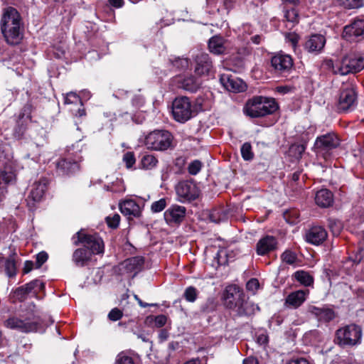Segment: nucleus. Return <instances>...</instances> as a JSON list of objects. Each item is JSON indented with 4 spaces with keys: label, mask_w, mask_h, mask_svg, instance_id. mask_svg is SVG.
<instances>
[{
    "label": "nucleus",
    "mask_w": 364,
    "mask_h": 364,
    "mask_svg": "<svg viewBox=\"0 0 364 364\" xmlns=\"http://www.w3.org/2000/svg\"><path fill=\"white\" fill-rule=\"evenodd\" d=\"M1 30L8 43L14 45L20 42L23 37V22L16 9H4L1 18Z\"/></svg>",
    "instance_id": "nucleus-1"
},
{
    "label": "nucleus",
    "mask_w": 364,
    "mask_h": 364,
    "mask_svg": "<svg viewBox=\"0 0 364 364\" xmlns=\"http://www.w3.org/2000/svg\"><path fill=\"white\" fill-rule=\"evenodd\" d=\"M223 299L225 306L235 311L239 316H249L253 313L254 305L245 301L243 291L236 285L226 287Z\"/></svg>",
    "instance_id": "nucleus-2"
},
{
    "label": "nucleus",
    "mask_w": 364,
    "mask_h": 364,
    "mask_svg": "<svg viewBox=\"0 0 364 364\" xmlns=\"http://www.w3.org/2000/svg\"><path fill=\"white\" fill-rule=\"evenodd\" d=\"M278 109L274 98L255 96L250 99L244 108L245 113L252 117H262L274 113Z\"/></svg>",
    "instance_id": "nucleus-3"
},
{
    "label": "nucleus",
    "mask_w": 364,
    "mask_h": 364,
    "mask_svg": "<svg viewBox=\"0 0 364 364\" xmlns=\"http://www.w3.org/2000/svg\"><path fill=\"white\" fill-rule=\"evenodd\" d=\"M328 65L336 75H346L349 73H355L364 68V58L353 55H346L335 63L331 60L328 61Z\"/></svg>",
    "instance_id": "nucleus-4"
},
{
    "label": "nucleus",
    "mask_w": 364,
    "mask_h": 364,
    "mask_svg": "<svg viewBox=\"0 0 364 364\" xmlns=\"http://www.w3.org/2000/svg\"><path fill=\"white\" fill-rule=\"evenodd\" d=\"M173 136L171 132L165 129H156L149 133L144 140L148 149L164 151L172 146Z\"/></svg>",
    "instance_id": "nucleus-5"
},
{
    "label": "nucleus",
    "mask_w": 364,
    "mask_h": 364,
    "mask_svg": "<svg viewBox=\"0 0 364 364\" xmlns=\"http://www.w3.org/2000/svg\"><path fill=\"white\" fill-rule=\"evenodd\" d=\"M362 330L360 326L351 324L336 331L335 341L342 347L353 346L360 343Z\"/></svg>",
    "instance_id": "nucleus-6"
},
{
    "label": "nucleus",
    "mask_w": 364,
    "mask_h": 364,
    "mask_svg": "<svg viewBox=\"0 0 364 364\" xmlns=\"http://www.w3.org/2000/svg\"><path fill=\"white\" fill-rule=\"evenodd\" d=\"M75 245L82 243L87 249L90 250L92 254H102L104 252V242L97 234H86L84 231H78L72 237Z\"/></svg>",
    "instance_id": "nucleus-7"
},
{
    "label": "nucleus",
    "mask_w": 364,
    "mask_h": 364,
    "mask_svg": "<svg viewBox=\"0 0 364 364\" xmlns=\"http://www.w3.org/2000/svg\"><path fill=\"white\" fill-rule=\"evenodd\" d=\"M5 327L16 330L22 333H29L36 331L38 328L39 322L36 318L21 315L19 316H13L4 321Z\"/></svg>",
    "instance_id": "nucleus-8"
},
{
    "label": "nucleus",
    "mask_w": 364,
    "mask_h": 364,
    "mask_svg": "<svg viewBox=\"0 0 364 364\" xmlns=\"http://www.w3.org/2000/svg\"><path fill=\"white\" fill-rule=\"evenodd\" d=\"M173 118L178 122L184 123L193 116L191 102L187 97H176L172 104Z\"/></svg>",
    "instance_id": "nucleus-9"
},
{
    "label": "nucleus",
    "mask_w": 364,
    "mask_h": 364,
    "mask_svg": "<svg viewBox=\"0 0 364 364\" xmlns=\"http://www.w3.org/2000/svg\"><path fill=\"white\" fill-rule=\"evenodd\" d=\"M357 105V95L351 85L343 86L337 102V109L340 112L353 110Z\"/></svg>",
    "instance_id": "nucleus-10"
},
{
    "label": "nucleus",
    "mask_w": 364,
    "mask_h": 364,
    "mask_svg": "<svg viewBox=\"0 0 364 364\" xmlns=\"http://www.w3.org/2000/svg\"><path fill=\"white\" fill-rule=\"evenodd\" d=\"M31 105L27 104L22 108L14 129V136L16 139H21L25 135L28 125L31 120Z\"/></svg>",
    "instance_id": "nucleus-11"
},
{
    "label": "nucleus",
    "mask_w": 364,
    "mask_h": 364,
    "mask_svg": "<svg viewBox=\"0 0 364 364\" xmlns=\"http://www.w3.org/2000/svg\"><path fill=\"white\" fill-rule=\"evenodd\" d=\"M339 145V139L333 133H328L318 136L315 142V149L317 154H324Z\"/></svg>",
    "instance_id": "nucleus-12"
},
{
    "label": "nucleus",
    "mask_w": 364,
    "mask_h": 364,
    "mask_svg": "<svg viewBox=\"0 0 364 364\" xmlns=\"http://www.w3.org/2000/svg\"><path fill=\"white\" fill-rule=\"evenodd\" d=\"M176 191L182 202L195 200L199 195L196 185L188 181L178 183L176 187Z\"/></svg>",
    "instance_id": "nucleus-13"
},
{
    "label": "nucleus",
    "mask_w": 364,
    "mask_h": 364,
    "mask_svg": "<svg viewBox=\"0 0 364 364\" xmlns=\"http://www.w3.org/2000/svg\"><path fill=\"white\" fill-rule=\"evenodd\" d=\"M272 66L279 74L289 73L293 67V60L289 55L279 53L272 58Z\"/></svg>",
    "instance_id": "nucleus-14"
},
{
    "label": "nucleus",
    "mask_w": 364,
    "mask_h": 364,
    "mask_svg": "<svg viewBox=\"0 0 364 364\" xmlns=\"http://www.w3.org/2000/svg\"><path fill=\"white\" fill-rule=\"evenodd\" d=\"M220 82L230 92H240L245 91L246 89V85L241 79L230 74H222L220 77Z\"/></svg>",
    "instance_id": "nucleus-15"
},
{
    "label": "nucleus",
    "mask_w": 364,
    "mask_h": 364,
    "mask_svg": "<svg viewBox=\"0 0 364 364\" xmlns=\"http://www.w3.org/2000/svg\"><path fill=\"white\" fill-rule=\"evenodd\" d=\"M173 82L178 87L191 92H196L201 82L192 75H178L173 78Z\"/></svg>",
    "instance_id": "nucleus-16"
},
{
    "label": "nucleus",
    "mask_w": 364,
    "mask_h": 364,
    "mask_svg": "<svg viewBox=\"0 0 364 364\" xmlns=\"http://www.w3.org/2000/svg\"><path fill=\"white\" fill-rule=\"evenodd\" d=\"M343 36L352 41L364 38V20L355 19L351 24L346 26L343 30Z\"/></svg>",
    "instance_id": "nucleus-17"
},
{
    "label": "nucleus",
    "mask_w": 364,
    "mask_h": 364,
    "mask_svg": "<svg viewBox=\"0 0 364 364\" xmlns=\"http://www.w3.org/2000/svg\"><path fill=\"white\" fill-rule=\"evenodd\" d=\"M186 215V208L174 205L168 208L164 214L166 222L169 225L180 223Z\"/></svg>",
    "instance_id": "nucleus-18"
},
{
    "label": "nucleus",
    "mask_w": 364,
    "mask_h": 364,
    "mask_svg": "<svg viewBox=\"0 0 364 364\" xmlns=\"http://www.w3.org/2000/svg\"><path fill=\"white\" fill-rule=\"evenodd\" d=\"M48 181L45 178H41L35 181L31 187L28 198L34 202H39L43 198L47 191Z\"/></svg>",
    "instance_id": "nucleus-19"
},
{
    "label": "nucleus",
    "mask_w": 364,
    "mask_h": 364,
    "mask_svg": "<svg viewBox=\"0 0 364 364\" xmlns=\"http://www.w3.org/2000/svg\"><path fill=\"white\" fill-rule=\"evenodd\" d=\"M308 311L319 322L327 323L335 317L334 311L328 307H318L309 306Z\"/></svg>",
    "instance_id": "nucleus-20"
},
{
    "label": "nucleus",
    "mask_w": 364,
    "mask_h": 364,
    "mask_svg": "<svg viewBox=\"0 0 364 364\" xmlns=\"http://www.w3.org/2000/svg\"><path fill=\"white\" fill-rule=\"evenodd\" d=\"M327 237V232L321 226L312 227L306 234V240L313 245L322 243Z\"/></svg>",
    "instance_id": "nucleus-21"
},
{
    "label": "nucleus",
    "mask_w": 364,
    "mask_h": 364,
    "mask_svg": "<svg viewBox=\"0 0 364 364\" xmlns=\"http://www.w3.org/2000/svg\"><path fill=\"white\" fill-rule=\"evenodd\" d=\"M195 72L198 75H208L212 68V62L207 53H201L196 58Z\"/></svg>",
    "instance_id": "nucleus-22"
},
{
    "label": "nucleus",
    "mask_w": 364,
    "mask_h": 364,
    "mask_svg": "<svg viewBox=\"0 0 364 364\" xmlns=\"http://www.w3.org/2000/svg\"><path fill=\"white\" fill-rule=\"evenodd\" d=\"M16 176L13 170L11 168H5L0 173V202L6 197L7 193V185L12 183L15 180Z\"/></svg>",
    "instance_id": "nucleus-23"
},
{
    "label": "nucleus",
    "mask_w": 364,
    "mask_h": 364,
    "mask_svg": "<svg viewBox=\"0 0 364 364\" xmlns=\"http://www.w3.org/2000/svg\"><path fill=\"white\" fill-rule=\"evenodd\" d=\"M326 39L320 34L312 35L305 43V49L309 53H318L324 47Z\"/></svg>",
    "instance_id": "nucleus-24"
},
{
    "label": "nucleus",
    "mask_w": 364,
    "mask_h": 364,
    "mask_svg": "<svg viewBox=\"0 0 364 364\" xmlns=\"http://www.w3.org/2000/svg\"><path fill=\"white\" fill-rule=\"evenodd\" d=\"M121 213L129 217H139L141 208L136 201L132 199L126 200L119 203Z\"/></svg>",
    "instance_id": "nucleus-25"
},
{
    "label": "nucleus",
    "mask_w": 364,
    "mask_h": 364,
    "mask_svg": "<svg viewBox=\"0 0 364 364\" xmlns=\"http://www.w3.org/2000/svg\"><path fill=\"white\" fill-rule=\"evenodd\" d=\"M308 291L298 290L289 294L285 299V306L294 309L299 307L306 300Z\"/></svg>",
    "instance_id": "nucleus-26"
},
{
    "label": "nucleus",
    "mask_w": 364,
    "mask_h": 364,
    "mask_svg": "<svg viewBox=\"0 0 364 364\" xmlns=\"http://www.w3.org/2000/svg\"><path fill=\"white\" fill-rule=\"evenodd\" d=\"M277 245L276 239L272 236H266L257 244V252L259 255H264L275 249Z\"/></svg>",
    "instance_id": "nucleus-27"
},
{
    "label": "nucleus",
    "mask_w": 364,
    "mask_h": 364,
    "mask_svg": "<svg viewBox=\"0 0 364 364\" xmlns=\"http://www.w3.org/2000/svg\"><path fill=\"white\" fill-rule=\"evenodd\" d=\"M316 203L321 208H327L332 205L333 196L328 189H321L316 192L315 196Z\"/></svg>",
    "instance_id": "nucleus-28"
},
{
    "label": "nucleus",
    "mask_w": 364,
    "mask_h": 364,
    "mask_svg": "<svg viewBox=\"0 0 364 364\" xmlns=\"http://www.w3.org/2000/svg\"><path fill=\"white\" fill-rule=\"evenodd\" d=\"M91 252L85 248L77 249L73 255V260L77 266L83 267L91 259Z\"/></svg>",
    "instance_id": "nucleus-29"
},
{
    "label": "nucleus",
    "mask_w": 364,
    "mask_h": 364,
    "mask_svg": "<svg viewBox=\"0 0 364 364\" xmlns=\"http://www.w3.org/2000/svg\"><path fill=\"white\" fill-rule=\"evenodd\" d=\"M144 259L141 257H134L126 259L122 266L127 272H138L144 265Z\"/></svg>",
    "instance_id": "nucleus-30"
},
{
    "label": "nucleus",
    "mask_w": 364,
    "mask_h": 364,
    "mask_svg": "<svg viewBox=\"0 0 364 364\" xmlns=\"http://www.w3.org/2000/svg\"><path fill=\"white\" fill-rule=\"evenodd\" d=\"M57 168L63 174H71L79 169V165L76 161L62 159L58 161Z\"/></svg>",
    "instance_id": "nucleus-31"
},
{
    "label": "nucleus",
    "mask_w": 364,
    "mask_h": 364,
    "mask_svg": "<svg viewBox=\"0 0 364 364\" xmlns=\"http://www.w3.org/2000/svg\"><path fill=\"white\" fill-rule=\"evenodd\" d=\"M225 41L220 36H213L208 42V48L211 53L214 54H221L225 51Z\"/></svg>",
    "instance_id": "nucleus-32"
},
{
    "label": "nucleus",
    "mask_w": 364,
    "mask_h": 364,
    "mask_svg": "<svg viewBox=\"0 0 364 364\" xmlns=\"http://www.w3.org/2000/svg\"><path fill=\"white\" fill-rule=\"evenodd\" d=\"M158 162V159L153 154H145L141 157L140 166L143 169L151 170L156 167Z\"/></svg>",
    "instance_id": "nucleus-33"
},
{
    "label": "nucleus",
    "mask_w": 364,
    "mask_h": 364,
    "mask_svg": "<svg viewBox=\"0 0 364 364\" xmlns=\"http://www.w3.org/2000/svg\"><path fill=\"white\" fill-rule=\"evenodd\" d=\"M24 287L28 294L33 296L36 295L38 291L43 290L45 287L44 284L38 279L33 280L25 284Z\"/></svg>",
    "instance_id": "nucleus-34"
},
{
    "label": "nucleus",
    "mask_w": 364,
    "mask_h": 364,
    "mask_svg": "<svg viewBox=\"0 0 364 364\" xmlns=\"http://www.w3.org/2000/svg\"><path fill=\"white\" fill-rule=\"evenodd\" d=\"M294 277L298 282L306 287L311 286L314 282L313 277L309 273L303 270L296 272Z\"/></svg>",
    "instance_id": "nucleus-35"
},
{
    "label": "nucleus",
    "mask_w": 364,
    "mask_h": 364,
    "mask_svg": "<svg viewBox=\"0 0 364 364\" xmlns=\"http://www.w3.org/2000/svg\"><path fill=\"white\" fill-rule=\"evenodd\" d=\"M115 364H135V362L127 353L121 352L116 357Z\"/></svg>",
    "instance_id": "nucleus-36"
},
{
    "label": "nucleus",
    "mask_w": 364,
    "mask_h": 364,
    "mask_svg": "<svg viewBox=\"0 0 364 364\" xmlns=\"http://www.w3.org/2000/svg\"><path fill=\"white\" fill-rule=\"evenodd\" d=\"M337 1L346 9H356L363 5V0H337Z\"/></svg>",
    "instance_id": "nucleus-37"
},
{
    "label": "nucleus",
    "mask_w": 364,
    "mask_h": 364,
    "mask_svg": "<svg viewBox=\"0 0 364 364\" xmlns=\"http://www.w3.org/2000/svg\"><path fill=\"white\" fill-rule=\"evenodd\" d=\"M64 102L67 105H80V107L82 106L80 97L75 92H73L66 94L64 97Z\"/></svg>",
    "instance_id": "nucleus-38"
},
{
    "label": "nucleus",
    "mask_w": 364,
    "mask_h": 364,
    "mask_svg": "<svg viewBox=\"0 0 364 364\" xmlns=\"http://www.w3.org/2000/svg\"><path fill=\"white\" fill-rule=\"evenodd\" d=\"M281 258L284 262L288 264H294L297 260L296 253L289 250L282 253Z\"/></svg>",
    "instance_id": "nucleus-39"
},
{
    "label": "nucleus",
    "mask_w": 364,
    "mask_h": 364,
    "mask_svg": "<svg viewBox=\"0 0 364 364\" xmlns=\"http://www.w3.org/2000/svg\"><path fill=\"white\" fill-rule=\"evenodd\" d=\"M5 272L9 277H13L16 274V264L14 259H7L5 261Z\"/></svg>",
    "instance_id": "nucleus-40"
},
{
    "label": "nucleus",
    "mask_w": 364,
    "mask_h": 364,
    "mask_svg": "<svg viewBox=\"0 0 364 364\" xmlns=\"http://www.w3.org/2000/svg\"><path fill=\"white\" fill-rule=\"evenodd\" d=\"M183 296L188 302H194L198 296V291L193 287H188L186 289Z\"/></svg>",
    "instance_id": "nucleus-41"
},
{
    "label": "nucleus",
    "mask_w": 364,
    "mask_h": 364,
    "mask_svg": "<svg viewBox=\"0 0 364 364\" xmlns=\"http://www.w3.org/2000/svg\"><path fill=\"white\" fill-rule=\"evenodd\" d=\"M241 154L242 158L246 161L252 159L253 153L252 152V146L250 143L246 142L242 144L241 147Z\"/></svg>",
    "instance_id": "nucleus-42"
},
{
    "label": "nucleus",
    "mask_w": 364,
    "mask_h": 364,
    "mask_svg": "<svg viewBox=\"0 0 364 364\" xmlns=\"http://www.w3.org/2000/svg\"><path fill=\"white\" fill-rule=\"evenodd\" d=\"M306 146L304 144H293L289 148V152L296 158H300L305 151Z\"/></svg>",
    "instance_id": "nucleus-43"
},
{
    "label": "nucleus",
    "mask_w": 364,
    "mask_h": 364,
    "mask_svg": "<svg viewBox=\"0 0 364 364\" xmlns=\"http://www.w3.org/2000/svg\"><path fill=\"white\" fill-rule=\"evenodd\" d=\"M284 17L288 22L293 24L298 22V13L294 8L286 10Z\"/></svg>",
    "instance_id": "nucleus-44"
},
{
    "label": "nucleus",
    "mask_w": 364,
    "mask_h": 364,
    "mask_svg": "<svg viewBox=\"0 0 364 364\" xmlns=\"http://www.w3.org/2000/svg\"><path fill=\"white\" fill-rule=\"evenodd\" d=\"M166 206V200L165 198L154 202L151 205V210L153 213H159L162 211Z\"/></svg>",
    "instance_id": "nucleus-45"
},
{
    "label": "nucleus",
    "mask_w": 364,
    "mask_h": 364,
    "mask_svg": "<svg viewBox=\"0 0 364 364\" xmlns=\"http://www.w3.org/2000/svg\"><path fill=\"white\" fill-rule=\"evenodd\" d=\"M328 226L333 235H338L343 228L341 221L336 220H329Z\"/></svg>",
    "instance_id": "nucleus-46"
},
{
    "label": "nucleus",
    "mask_w": 364,
    "mask_h": 364,
    "mask_svg": "<svg viewBox=\"0 0 364 364\" xmlns=\"http://www.w3.org/2000/svg\"><path fill=\"white\" fill-rule=\"evenodd\" d=\"M123 161L125 163L127 168H130L136 162L134 152L128 151L123 156Z\"/></svg>",
    "instance_id": "nucleus-47"
},
{
    "label": "nucleus",
    "mask_w": 364,
    "mask_h": 364,
    "mask_svg": "<svg viewBox=\"0 0 364 364\" xmlns=\"http://www.w3.org/2000/svg\"><path fill=\"white\" fill-rule=\"evenodd\" d=\"M202 164L198 160H195L188 166V172L191 175H196L201 169Z\"/></svg>",
    "instance_id": "nucleus-48"
},
{
    "label": "nucleus",
    "mask_w": 364,
    "mask_h": 364,
    "mask_svg": "<svg viewBox=\"0 0 364 364\" xmlns=\"http://www.w3.org/2000/svg\"><path fill=\"white\" fill-rule=\"evenodd\" d=\"M106 221L109 227L116 228L119 224L120 216L119 214H114L113 216H107Z\"/></svg>",
    "instance_id": "nucleus-49"
},
{
    "label": "nucleus",
    "mask_w": 364,
    "mask_h": 364,
    "mask_svg": "<svg viewBox=\"0 0 364 364\" xmlns=\"http://www.w3.org/2000/svg\"><path fill=\"white\" fill-rule=\"evenodd\" d=\"M171 62L178 69H185L188 66V61L186 58H177L173 60H171Z\"/></svg>",
    "instance_id": "nucleus-50"
},
{
    "label": "nucleus",
    "mask_w": 364,
    "mask_h": 364,
    "mask_svg": "<svg viewBox=\"0 0 364 364\" xmlns=\"http://www.w3.org/2000/svg\"><path fill=\"white\" fill-rule=\"evenodd\" d=\"M28 295L29 294L28 291H26L24 286L20 287L14 291V296L19 301L26 299Z\"/></svg>",
    "instance_id": "nucleus-51"
},
{
    "label": "nucleus",
    "mask_w": 364,
    "mask_h": 364,
    "mask_svg": "<svg viewBox=\"0 0 364 364\" xmlns=\"http://www.w3.org/2000/svg\"><path fill=\"white\" fill-rule=\"evenodd\" d=\"M48 254L46 252H41L36 255V268H40L48 259Z\"/></svg>",
    "instance_id": "nucleus-52"
},
{
    "label": "nucleus",
    "mask_w": 364,
    "mask_h": 364,
    "mask_svg": "<svg viewBox=\"0 0 364 364\" xmlns=\"http://www.w3.org/2000/svg\"><path fill=\"white\" fill-rule=\"evenodd\" d=\"M122 316V312L117 308H114L110 311L108 314L109 320L116 321L119 320Z\"/></svg>",
    "instance_id": "nucleus-53"
},
{
    "label": "nucleus",
    "mask_w": 364,
    "mask_h": 364,
    "mask_svg": "<svg viewBox=\"0 0 364 364\" xmlns=\"http://www.w3.org/2000/svg\"><path fill=\"white\" fill-rule=\"evenodd\" d=\"M167 321V318L164 315H159L154 317V326L157 328L163 327Z\"/></svg>",
    "instance_id": "nucleus-54"
},
{
    "label": "nucleus",
    "mask_w": 364,
    "mask_h": 364,
    "mask_svg": "<svg viewBox=\"0 0 364 364\" xmlns=\"http://www.w3.org/2000/svg\"><path fill=\"white\" fill-rule=\"evenodd\" d=\"M259 283L257 279L252 278L248 281L246 284V288L249 291H255L259 288Z\"/></svg>",
    "instance_id": "nucleus-55"
},
{
    "label": "nucleus",
    "mask_w": 364,
    "mask_h": 364,
    "mask_svg": "<svg viewBox=\"0 0 364 364\" xmlns=\"http://www.w3.org/2000/svg\"><path fill=\"white\" fill-rule=\"evenodd\" d=\"M34 267H36V264L33 262L27 260L24 263V267L23 272L24 274H28L30 272Z\"/></svg>",
    "instance_id": "nucleus-56"
},
{
    "label": "nucleus",
    "mask_w": 364,
    "mask_h": 364,
    "mask_svg": "<svg viewBox=\"0 0 364 364\" xmlns=\"http://www.w3.org/2000/svg\"><path fill=\"white\" fill-rule=\"evenodd\" d=\"M168 337V333L166 329L160 330L159 333V339L160 342H164L167 340Z\"/></svg>",
    "instance_id": "nucleus-57"
},
{
    "label": "nucleus",
    "mask_w": 364,
    "mask_h": 364,
    "mask_svg": "<svg viewBox=\"0 0 364 364\" xmlns=\"http://www.w3.org/2000/svg\"><path fill=\"white\" fill-rule=\"evenodd\" d=\"M257 343L260 345H265L268 343V336L265 334H260L257 337Z\"/></svg>",
    "instance_id": "nucleus-58"
},
{
    "label": "nucleus",
    "mask_w": 364,
    "mask_h": 364,
    "mask_svg": "<svg viewBox=\"0 0 364 364\" xmlns=\"http://www.w3.org/2000/svg\"><path fill=\"white\" fill-rule=\"evenodd\" d=\"M73 114L75 116H78L80 117H83V116H85L86 113H85V109L82 107H80V108H78L77 109L75 110V109H71Z\"/></svg>",
    "instance_id": "nucleus-59"
},
{
    "label": "nucleus",
    "mask_w": 364,
    "mask_h": 364,
    "mask_svg": "<svg viewBox=\"0 0 364 364\" xmlns=\"http://www.w3.org/2000/svg\"><path fill=\"white\" fill-rule=\"evenodd\" d=\"M282 3L285 6H290L292 7H294V6L299 5L300 3L299 0H282Z\"/></svg>",
    "instance_id": "nucleus-60"
},
{
    "label": "nucleus",
    "mask_w": 364,
    "mask_h": 364,
    "mask_svg": "<svg viewBox=\"0 0 364 364\" xmlns=\"http://www.w3.org/2000/svg\"><path fill=\"white\" fill-rule=\"evenodd\" d=\"M109 4L117 8H120L123 6L124 0H109Z\"/></svg>",
    "instance_id": "nucleus-61"
},
{
    "label": "nucleus",
    "mask_w": 364,
    "mask_h": 364,
    "mask_svg": "<svg viewBox=\"0 0 364 364\" xmlns=\"http://www.w3.org/2000/svg\"><path fill=\"white\" fill-rule=\"evenodd\" d=\"M243 364H258V361L255 358L249 357L244 360Z\"/></svg>",
    "instance_id": "nucleus-62"
},
{
    "label": "nucleus",
    "mask_w": 364,
    "mask_h": 364,
    "mask_svg": "<svg viewBox=\"0 0 364 364\" xmlns=\"http://www.w3.org/2000/svg\"><path fill=\"white\" fill-rule=\"evenodd\" d=\"M277 90L279 93L286 94L289 92L290 88L287 86H280L277 87Z\"/></svg>",
    "instance_id": "nucleus-63"
},
{
    "label": "nucleus",
    "mask_w": 364,
    "mask_h": 364,
    "mask_svg": "<svg viewBox=\"0 0 364 364\" xmlns=\"http://www.w3.org/2000/svg\"><path fill=\"white\" fill-rule=\"evenodd\" d=\"M289 364H309V363L306 359L300 358V359L293 360L290 361Z\"/></svg>",
    "instance_id": "nucleus-64"
}]
</instances>
